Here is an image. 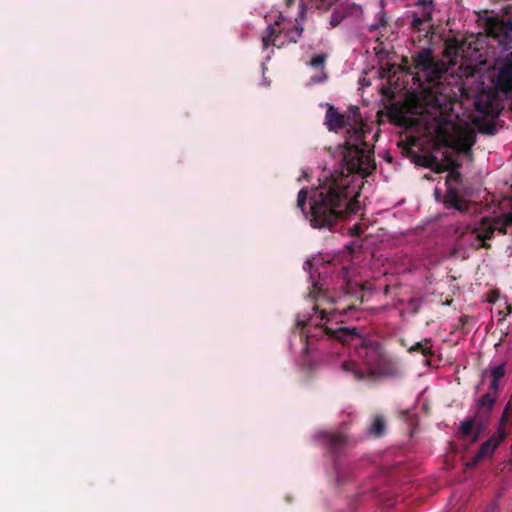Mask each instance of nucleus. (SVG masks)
I'll list each match as a JSON object with an SVG mask.
<instances>
[{
    "instance_id": "obj_1",
    "label": "nucleus",
    "mask_w": 512,
    "mask_h": 512,
    "mask_svg": "<svg viewBox=\"0 0 512 512\" xmlns=\"http://www.w3.org/2000/svg\"><path fill=\"white\" fill-rule=\"evenodd\" d=\"M424 136L457 151H468L474 143L472 125L453 113L449 105L430 104L416 119L408 118Z\"/></svg>"
},
{
    "instance_id": "obj_2",
    "label": "nucleus",
    "mask_w": 512,
    "mask_h": 512,
    "mask_svg": "<svg viewBox=\"0 0 512 512\" xmlns=\"http://www.w3.org/2000/svg\"><path fill=\"white\" fill-rule=\"evenodd\" d=\"M354 177L343 174L326 180L316 188L310 198L312 221L317 226L333 223L338 217L355 213L360 205L358 192L351 188Z\"/></svg>"
},
{
    "instance_id": "obj_3",
    "label": "nucleus",
    "mask_w": 512,
    "mask_h": 512,
    "mask_svg": "<svg viewBox=\"0 0 512 512\" xmlns=\"http://www.w3.org/2000/svg\"><path fill=\"white\" fill-rule=\"evenodd\" d=\"M362 130H354L346 142L344 162L349 172H359L369 175L375 169L370 148L362 141Z\"/></svg>"
},
{
    "instance_id": "obj_4",
    "label": "nucleus",
    "mask_w": 512,
    "mask_h": 512,
    "mask_svg": "<svg viewBox=\"0 0 512 512\" xmlns=\"http://www.w3.org/2000/svg\"><path fill=\"white\" fill-rule=\"evenodd\" d=\"M463 48L459 47L456 41H448L445 48V61L434 62L429 51L419 53L415 59L417 69V76L420 79L421 74L431 81L440 76L441 73L446 72L448 65H455L457 57Z\"/></svg>"
},
{
    "instance_id": "obj_5",
    "label": "nucleus",
    "mask_w": 512,
    "mask_h": 512,
    "mask_svg": "<svg viewBox=\"0 0 512 512\" xmlns=\"http://www.w3.org/2000/svg\"><path fill=\"white\" fill-rule=\"evenodd\" d=\"M512 225V213L497 219H484L470 231V238L477 248L485 247V241L490 239L494 231L505 233L507 226Z\"/></svg>"
},
{
    "instance_id": "obj_6",
    "label": "nucleus",
    "mask_w": 512,
    "mask_h": 512,
    "mask_svg": "<svg viewBox=\"0 0 512 512\" xmlns=\"http://www.w3.org/2000/svg\"><path fill=\"white\" fill-rule=\"evenodd\" d=\"M454 165H455V163L452 159H446L442 163L433 161L431 163L430 167L432 170H434L437 173H441L444 171H450L447 176V184L449 185V187H448V195H447L445 202L448 205H450L451 207H454L455 209H457L459 211H466V210H468L467 203L457 196L455 189L452 187V183H457L459 181L458 172L453 170Z\"/></svg>"
},
{
    "instance_id": "obj_7",
    "label": "nucleus",
    "mask_w": 512,
    "mask_h": 512,
    "mask_svg": "<svg viewBox=\"0 0 512 512\" xmlns=\"http://www.w3.org/2000/svg\"><path fill=\"white\" fill-rule=\"evenodd\" d=\"M508 417L509 407H506L501 417L497 431L486 442L482 444L478 454L475 457L474 462L472 463L473 465H475L476 462L480 459L490 457L494 453L496 448L499 446V444L504 440V438L506 437L504 428L508 421Z\"/></svg>"
},
{
    "instance_id": "obj_8",
    "label": "nucleus",
    "mask_w": 512,
    "mask_h": 512,
    "mask_svg": "<svg viewBox=\"0 0 512 512\" xmlns=\"http://www.w3.org/2000/svg\"><path fill=\"white\" fill-rule=\"evenodd\" d=\"M475 106L479 112L491 116L498 115L502 108L496 93L492 89L479 93L476 97Z\"/></svg>"
},
{
    "instance_id": "obj_9",
    "label": "nucleus",
    "mask_w": 512,
    "mask_h": 512,
    "mask_svg": "<svg viewBox=\"0 0 512 512\" xmlns=\"http://www.w3.org/2000/svg\"><path fill=\"white\" fill-rule=\"evenodd\" d=\"M492 80L500 90H512V53L506 57L503 64L492 71Z\"/></svg>"
},
{
    "instance_id": "obj_10",
    "label": "nucleus",
    "mask_w": 512,
    "mask_h": 512,
    "mask_svg": "<svg viewBox=\"0 0 512 512\" xmlns=\"http://www.w3.org/2000/svg\"><path fill=\"white\" fill-rule=\"evenodd\" d=\"M487 32L504 45L512 37V21L504 22L493 19L487 28Z\"/></svg>"
},
{
    "instance_id": "obj_11",
    "label": "nucleus",
    "mask_w": 512,
    "mask_h": 512,
    "mask_svg": "<svg viewBox=\"0 0 512 512\" xmlns=\"http://www.w3.org/2000/svg\"><path fill=\"white\" fill-rule=\"evenodd\" d=\"M484 429V427L477 425L474 421L471 420L466 421L461 425L462 434L470 438L473 442L479 438Z\"/></svg>"
},
{
    "instance_id": "obj_12",
    "label": "nucleus",
    "mask_w": 512,
    "mask_h": 512,
    "mask_svg": "<svg viewBox=\"0 0 512 512\" xmlns=\"http://www.w3.org/2000/svg\"><path fill=\"white\" fill-rule=\"evenodd\" d=\"M326 124L330 130H337L343 126V116L333 107H329L326 114Z\"/></svg>"
},
{
    "instance_id": "obj_13",
    "label": "nucleus",
    "mask_w": 512,
    "mask_h": 512,
    "mask_svg": "<svg viewBox=\"0 0 512 512\" xmlns=\"http://www.w3.org/2000/svg\"><path fill=\"white\" fill-rule=\"evenodd\" d=\"M431 19V7L429 3L424 4L420 16H415L413 25L418 27L423 22H427Z\"/></svg>"
},
{
    "instance_id": "obj_14",
    "label": "nucleus",
    "mask_w": 512,
    "mask_h": 512,
    "mask_svg": "<svg viewBox=\"0 0 512 512\" xmlns=\"http://www.w3.org/2000/svg\"><path fill=\"white\" fill-rule=\"evenodd\" d=\"M294 0H288V3H292ZM334 0H301L302 6H316L317 8H327Z\"/></svg>"
},
{
    "instance_id": "obj_15",
    "label": "nucleus",
    "mask_w": 512,
    "mask_h": 512,
    "mask_svg": "<svg viewBox=\"0 0 512 512\" xmlns=\"http://www.w3.org/2000/svg\"><path fill=\"white\" fill-rule=\"evenodd\" d=\"M504 373V368L501 365L496 366L491 370V374L493 376V387H496V382L503 377Z\"/></svg>"
},
{
    "instance_id": "obj_16",
    "label": "nucleus",
    "mask_w": 512,
    "mask_h": 512,
    "mask_svg": "<svg viewBox=\"0 0 512 512\" xmlns=\"http://www.w3.org/2000/svg\"><path fill=\"white\" fill-rule=\"evenodd\" d=\"M268 31H269L268 35L263 37V45L265 47H267L269 44L276 45L275 41H276L277 36L274 37L275 29L274 28H269Z\"/></svg>"
},
{
    "instance_id": "obj_17",
    "label": "nucleus",
    "mask_w": 512,
    "mask_h": 512,
    "mask_svg": "<svg viewBox=\"0 0 512 512\" xmlns=\"http://www.w3.org/2000/svg\"><path fill=\"white\" fill-rule=\"evenodd\" d=\"M372 431L375 435H380L384 431V422L381 418H376L372 424Z\"/></svg>"
},
{
    "instance_id": "obj_18",
    "label": "nucleus",
    "mask_w": 512,
    "mask_h": 512,
    "mask_svg": "<svg viewBox=\"0 0 512 512\" xmlns=\"http://www.w3.org/2000/svg\"><path fill=\"white\" fill-rule=\"evenodd\" d=\"M494 404V399L489 396V395H485L483 396L480 401H479V406L481 408H487V410L491 409V407L493 406Z\"/></svg>"
},
{
    "instance_id": "obj_19",
    "label": "nucleus",
    "mask_w": 512,
    "mask_h": 512,
    "mask_svg": "<svg viewBox=\"0 0 512 512\" xmlns=\"http://www.w3.org/2000/svg\"><path fill=\"white\" fill-rule=\"evenodd\" d=\"M325 60H326V56L325 55H322V54L321 55H317V56H315V57H313L311 59L310 64L312 66H314V67L321 66V65H323Z\"/></svg>"
},
{
    "instance_id": "obj_20",
    "label": "nucleus",
    "mask_w": 512,
    "mask_h": 512,
    "mask_svg": "<svg viewBox=\"0 0 512 512\" xmlns=\"http://www.w3.org/2000/svg\"><path fill=\"white\" fill-rule=\"evenodd\" d=\"M305 199H306V191L305 190H301L298 194V206L303 210V207H304V203H305Z\"/></svg>"
},
{
    "instance_id": "obj_21",
    "label": "nucleus",
    "mask_w": 512,
    "mask_h": 512,
    "mask_svg": "<svg viewBox=\"0 0 512 512\" xmlns=\"http://www.w3.org/2000/svg\"><path fill=\"white\" fill-rule=\"evenodd\" d=\"M350 365L351 364H345L343 367H344L345 370H349L350 369Z\"/></svg>"
},
{
    "instance_id": "obj_22",
    "label": "nucleus",
    "mask_w": 512,
    "mask_h": 512,
    "mask_svg": "<svg viewBox=\"0 0 512 512\" xmlns=\"http://www.w3.org/2000/svg\"><path fill=\"white\" fill-rule=\"evenodd\" d=\"M301 31L296 30V36H299Z\"/></svg>"
},
{
    "instance_id": "obj_23",
    "label": "nucleus",
    "mask_w": 512,
    "mask_h": 512,
    "mask_svg": "<svg viewBox=\"0 0 512 512\" xmlns=\"http://www.w3.org/2000/svg\"><path fill=\"white\" fill-rule=\"evenodd\" d=\"M422 352H423L424 354H426V353H427V349H423V350H422Z\"/></svg>"
}]
</instances>
